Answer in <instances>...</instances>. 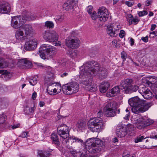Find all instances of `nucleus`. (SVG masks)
Wrapping results in <instances>:
<instances>
[{
    "label": "nucleus",
    "mask_w": 157,
    "mask_h": 157,
    "mask_svg": "<svg viewBox=\"0 0 157 157\" xmlns=\"http://www.w3.org/2000/svg\"><path fill=\"white\" fill-rule=\"evenodd\" d=\"M103 115L102 112L100 111L97 113L98 117L90 119L88 123V126L90 130L93 132H99L103 128L102 119L100 117Z\"/></svg>",
    "instance_id": "1"
},
{
    "label": "nucleus",
    "mask_w": 157,
    "mask_h": 157,
    "mask_svg": "<svg viewBox=\"0 0 157 157\" xmlns=\"http://www.w3.org/2000/svg\"><path fill=\"white\" fill-rule=\"evenodd\" d=\"M91 62H87L81 67V70L79 73V78L82 79L86 77H90L92 75H95L97 74V69H98V66L94 68Z\"/></svg>",
    "instance_id": "2"
},
{
    "label": "nucleus",
    "mask_w": 157,
    "mask_h": 157,
    "mask_svg": "<svg viewBox=\"0 0 157 157\" xmlns=\"http://www.w3.org/2000/svg\"><path fill=\"white\" fill-rule=\"evenodd\" d=\"M56 48L49 44H43L41 45L39 52L40 57L43 59L48 57H53L56 53Z\"/></svg>",
    "instance_id": "3"
},
{
    "label": "nucleus",
    "mask_w": 157,
    "mask_h": 157,
    "mask_svg": "<svg viewBox=\"0 0 157 157\" xmlns=\"http://www.w3.org/2000/svg\"><path fill=\"white\" fill-rule=\"evenodd\" d=\"M27 19L22 16H16L12 17L11 25L12 27L15 29H17L21 26L27 20H34L35 17L31 16L30 17L29 15L28 16Z\"/></svg>",
    "instance_id": "4"
},
{
    "label": "nucleus",
    "mask_w": 157,
    "mask_h": 157,
    "mask_svg": "<svg viewBox=\"0 0 157 157\" xmlns=\"http://www.w3.org/2000/svg\"><path fill=\"white\" fill-rule=\"evenodd\" d=\"M79 89V84L76 82H72L63 86V93L67 95H70L78 92Z\"/></svg>",
    "instance_id": "5"
},
{
    "label": "nucleus",
    "mask_w": 157,
    "mask_h": 157,
    "mask_svg": "<svg viewBox=\"0 0 157 157\" xmlns=\"http://www.w3.org/2000/svg\"><path fill=\"white\" fill-rule=\"evenodd\" d=\"M42 35L45 40L50 42H56L58 40V35L56 32L53 31H45L43 33ZM54 44L55 46L60 45L59 43H55Z\"/></svg>",
    "instance_id": "6"
},
{
    "label": "nucleus",
    "mask_w": 157,
    "mask_h": 157,
    "mask_svg": "<svg viewBox=\"0 0 157 157\" xmlns=\"http://www.w3.org/2000/svg\"><path fill=\"white\" fill-rule=\"evenodd\" d=\"M117 109L115 102L112 101L107 103L104 108V114L107 117H113L116 115Z\"/></svg>",
    "instance_id": "7"
},
{
    "label": "nucleus",
    "mask_w": 157,
    "mask_h": 157,
    "mask_svg": "<svg viewBox=\"0 0 157 157\" xmlns=\"http://www.w3.org/2000/svg\"><path fill=\"white\" fill-rule=\"evenodd\" d=\"M95 141V144L91 146L89 149V152L92 154L98 153L105 147L103 141L100 139H97Z\"/></svg>",
    "instance_id": "8"
},
{
    "label": "nucleus",
    "mask_w": 157,
    "mask_h": 157,
    "mask_svg": "<svg viewBox=\"0 0 157 157\" xmlns=\"http://www.w3.org/2000/svg\"><path fill=\"white\" fill-rule=\"evenodd\" d=\"M57 130L58 134L63 140L69 137L70 130L66 125L60 124L58 127Z\"/></svg>",
    "instance_id": "9"
},
{
    "label": "nucleus",
    "mask_w": 157,
    "mask_h": 157,
    "mask_svg": "<svg viewBox=\"0 0 157 157\" xmlns=\"http://www.w3.org/2000/svg\"><path fill=\"white\" fill-rule=\"evenodd\" d=\"M150 103L145 102L141 105L132 107V112L136 114L143 113L148 110L151 106Z\"/></svg>",
    "instance_id": "10"
},
{
    "label": "nucleus",
    "mask_w": 157,
    "mask_h": 157,
    "mask_svg": "<svg viewBox=\"0 0 157 157\" xmlns=\"http://www.w3.org/2000/svg\"><path fill=\"white\" fill-rule=\"evenodd\" d=\"M91 63L93 64L94 68H95L94 67L98 66V69H97V74L95 75L98 76L100 79H104L107 77L108 73L106 69L103 67H99L98 63L97 62L92 61Z\"/></svg>",
    "instance_id": "11"
},
{
    "label": "nucleus",
    "mask_w": 157,
    "mask_h": 157,
    "mask_svg": "<svg viewBox=\"0 0 157 157\" xmlns=\"http://www.w3.org/2000/svg\"><path fill=\"white\" fill-rule=\"evenodd\" d=\"M116 135L120 138L124 137L127 134L126 127L123 124H119L116 131Z\"/></svg>",
    "instance_id": "12"
},
{
    "label": "nucleus",
    "mask_w": 157,
    "mask_h": 157,
    "mask_svg": "<svg viewBox=\"0 0 157 157\" xmlns=\"http://www.w3.org/2000/svg\"><path fill=\"white\" fill-rule=\"evenodd\" d=\"M37 44V40L36 39L30 40L25 42L24 48L25 50L28 51H32L36 48Z\"/></svg>",
    "instance_id": "13"
},
{
    "label": "nucleus",
    "mask_w": 157,
    "mask_h": 157,
    "mask_svg": "<svg viewBox=\"0 0 157 157\" xmlns=\"http://www.w3.org/2000/svg\"><path fill=\"white\" fill-rule=\"evenodd\" d=\"M132 82L133 80L131 79H124L121 81L120 86L121 89L125 93L129 88L130 87L131 84H132Z\"/></svg>",
    "instance_id": "14"
},
{
    "label": "nucleus",
    "mask_w": 157,
    "mask_h": 157,
    "mask_svg": "<svg viewBox=\"0 0 157 157\" xmlns=\"http://www.w3.org/2000/svg\"><path fill=\"white\" fill-rule=\"evenodd\" d=\"M78 0H67L63 5L64 9L67 11L73 10L77 4Z\"/></svg>",
    "instance_id": "15"
},
{
    "label": "nucleus",
    "mask_w": 157,
    "mask_h": 157,
    "mask_svg": "<svg viewBox=\"0 0 157 157\" xmlns=\"http://www.w3.org/2000/svg\"><path fill=\"white\" fill-rule=\"evenodd\" d=\"M80 44L79 40L77 38L71 39L66 41V44L67 46L71 48H75L78 47Z\"/></svg>",
    "instance_id": "16"
},
{
    "label": "nucleus",
    "mask_w": 157,
    "mask_h": 157,
    "mask_svg": "<svg viewBox=\"0 0 157 157\" xmlns=\"http://www.w3.org/2000/svg\"><path fill=\"white\" fill-rule=\"evenodd\" d=\"M139 92L146 99H150L153 96L151 92L146 87H142L139 90Z\"/></svg>",
    "instance_id": "17"
},
{
    "label": "nucleus",
    "mask_w": 157,
    "mask_h": 157,
    "mask_svg": "<svg viewBox=\"0 0 157 157\" xmlns=\"http://www.w3.org/2000/svg\"><path fill=\"white\" fill-rule=\"evenodd\" d=\"M64 142L67 145L72 144L74 142L80 144L82 145V144L83 143L82 140L73 136H70L67 140L66 139L63 140V143Z\"/></svg>",
    "instance_id": "18"
},
{
    "label": "nucleus",
    "mask_w": 157,
    "mask_h": 157,
    "mask_svg": "<svg viewBox=\"0 0 157 157\" xmlns=\"http://www.w3.org/2000/svg\"><path fill=\"white\" fill-rule=\"evenodd\" d=\"M10 10V6L7 2L3 1L1 2V13L8 14Z\"/></svg>",
    "instance_id": "19"
},
{
    "label": "nucleus",
    "mask_w": 157,
    "mask_h": 157,
    "mask_svg": "<svg viewBox=\"0 0 157 157\" xmlns=\"http://www.w3.org/2000/svg\"><path fill=\"white\" fill-rule=\"evenodd\" d=\"M145 102L137 96L130 98L128 100L129 105L132 107L141 105Z\"/></svg>",
    "instance_id": "20"
},
{
    "label": "nucleus",
    "mask_w": 157,
    "mask_h": 157,
    "mask_svg": "<svg viewBox=\"0 0 157 157\" xmlns=\"http://www.w3.org/2000/svg\"><path fill=\"white\" fill-rule=\"evenodd\" d=\"M54 76V74L52 73H50V74L47 75L45 78V83L47 85H49V86L53 85V87L54 86H56V85L58 86L59 85V83H56L55 82L53 83L52 82V80H53V77Z\"/></svg>",
    "instance_id": "21"
},
{
    "label": "nucleus",
    "mask_w": 157,
    "mask_h": 157,
    "mask_svg": "<svg viewBox=\"0 0 157 157\" xmlns=\"http://www.w3.org/2000/svg\"><path fill=\"white\" fill-rule=\"evenodd\" d=\"M134 124L136 127L139 129H143L146 127L145 120L142 118L137 119Z\"/></svg>",
    "instance_id": "22"
},
{
    "label": "nucleus",
    "mask_w": 157,
    "mask_h": 157,
    "mask_svg": "<svg viewBox=\"0 0 157 157\" xmlns=\"http://www.w3.org/2000/svg\"><path fill=\"white\" fill-rule=\"evenodd\" d=\"M22 28L25 31L26 36H33V29L31 25L29 24H25L22 26Z\"/></svg>",
    "instance_id": "23"
},
{
    "label": "nucleus",
    "mask_w": 157,
    "mask_h": 157,
    "mask_svg": "<svg viewBox=\"0 0 157 157\" xmlns=\"http://www.w3.org/2000/svg\"><path fill=\"white\" fill-rule=\"evenodd\" d=\"M119 92L120 88L119 86H115L107 92L106 96L108 97H112L116 95Z\"/></svg>",
    "instance_id": "24"
},
{
    "label": "nucleus",
    "mask_w": 157,
    "mask_h": 157,
    "mask_svg": "<svg viewBox=\"0 0 157 157\" xmlns=\"http://www.w3.org/2000/svg\"><path fill=\"white\" fill-rule=\"evenodd\" d=\"M15 37L17 40L21 41H23L27 38L26 36H24L23 31L20 30H17L15 33Z\"/></svg>",
    "instance_id": "25"
},
{
    "label": "nucleus",
    "mask_w": 157,
    "mask_h": 157,
    "mask_svg": "<svg viewBox=\"0 0 157 157\" xmlns=\"http://www.w3.org/2000/svg\"><path fill=\"white\" fill-rule=\"evenodd\" d=\"M109 86V84L107 82H103L99 86L100 92L101 93H104L108 90Z\"/></svg>",
    "instance_id": "26"
},
{
    "label": "nucleus",
    "mask_w": 157,
    "mask_h": 157,
    "mask_svg": "<svg viewBox=\"0 0 157 157\" xmlns=\"http://www.w3.org/2000/svg\"><path fill=\"white\" fill-rule=\"evenodd\" d=\"M18 64L21 65L25 66L27 68H30L32 66V63L26 59H21L18 62Z\"/></svg>",
    "instance_id": "27"
},
{
    "label": "nucleus",
    "mask_w": 157,
    "mask_h": 157,
    "mask_svg": "<svg viewBox=\"0 0 157 157\" xmlns=\"http://www.w3.org/2000/svg\"><path fill=\"white\" fill-rule=\"evenodd\" d=\"M113 25L111 24L108 25L107 27V34L111 36H116L117 35L116 33L115 30H117V29H115L113 30Z\"/></svg>",
    "instance_id": "28"
},
{
    "label": "nucleus",
    "mask_w": 157,
    "mask_h": 157,
    "mask_svg": "<svg viewBox=\"0 0 157 157\" xmlns=\"http://www.w3.org/2000/svg\"><path fill=\"white\" fill-rule=\"evenodd\" d=\"M92 81V76H91L90 77H87L82 79L81 83L85 85V86H88L89 85H91Z\"/></svg>",
    "instance_id": "29"
},
{
    "label": "nucleus",
    "mask_w": 157,
    "mask_h": 157,
    "mask_svg": "<svg viewBox=\"0 0 157 157\" xmlns=\"http://www.w3.org/2000/svg\"><path fill=\"white\" fill-rule=\"evenodd\" d=\"M97 139H95L94 138H89L87 140L85 143L83 142V143L82 144H83L89 147H91V146H93L95 144V140H96Z\"/></svg>",
    "instance_id": "30"
},
{
    "label": "nucleus",
    "mask_w": 157,
    "mask_h": 157,
    "mask_svg": "<svg viewBox=\"0 0 157 157\" xmlns=\"http://www.w3.org/2000/svg\"><path fill=\"white\" fill-rule=\"evenodd\" d=\"M7 120V116L5 113H3L2 115H1V124H3L4 125V128H6L7 127L9 124H8L6 122V121Z\"/></svg>",
    "instance_id": "31"
},
{
    "label": "nucleus",
    "mask_w": 157,
    "mask_h": 157,
    "mask_svg": "<svg viewBox=\"0 0 157 157\" xmlns=\"http://www.w3.org/2000/svg\"><path fill=\"white\" fill-rule=\"evenodd\" d=\"M51 139L53 143L57 146L59 145V141L57 135L54 133H52L51 135Z\"/></svg>",
    "instance_id": "32"
},
{
    "label": "nucleus",
    "mask_w": 157,
    "mask_h": 157,
    "mask_svg": "<svg viewBox=\"0 0 157 157\" xmlns=\"http://www.w3.org/2000/svg\"><path fill=\"white\" fill-rule=\"evenodd\" d=\"M139 89V86L136 85H132L131 84L125 93L126 94H131L132 92H136Z\"/></svg>",
    "instance_id": "33"
},
{
    "label": "nucleus",
    "mask_w": 157,
    "mask_h": 157,
    "mask_svg": "<svg viewBox=\"0 0 157 157\" xmlns=\"http://www.w3.org/2000/svg\"><path fill=\"white\" fill-rule=\"evenodd\" d=\"M98 20L103 22L106 21L109 17V14H106V15L103 14H98Z\"/></svg>",
    "instance_id": "34"
},
{
    "label": "nucleus",
    "mask_w": 157,
    "mask_h": 157,
    "mask_svg": "<svg viewBox=\"0 0 157 157\" xmlns=\"http://www.w3.org/2000/svg\"><path fill=\"white\" fill-rule=\"evenodd\" d=\"M77 52L76 50H73L70 49L67 51V54L70 57L74 58L77 55Z\"/></svg>",
    "instance_id": "35"
},
{
    "label": "nucleus",
    "mask_w": 157,
    "mask_h": 157,
    "mask_svg": "<svg viewBox=\"0 0 157 157\" xmlns=\"http://www.w3.org/2000/svg\"><path fill=\"white\" fill-rule=\"evenodd\" d=\"M52 85L48 86L47 88V90L48 93L51 95H54L56 94L57 90L56 88H52Z\"/></svg>",
    "instance_id": "36"
},
{
    "label": "nucleus",
    "mask_w": 157,
    "mask_h": 157,
    "mask_svg": "<svg viewBox=\"0 0 157 157\" xmlns=\"http://www.w3.org/2000/svg\"><path fill=\"white\" fill-rule=\"evenodd\" d=\"M86 126V124L83 122L81 121H78L76 124V127L79 130L84 129Z\"/></svg>",
    "instance_id": "37"
},
{
    "label": "nucleus",
    "mask_w": 157,
    "mask_h": 157,
    "mask_svg": "<svg viewBox=\"0 0 157 157\" xmlns=\"http://www.w3.org/2000/svg\"><path fill=\"white\" fill-rule=\"evenodd\" d=\"M35 110V105L33 104V107L29 108L28 107H26L24 109L25 113L27 114H29L31 113H33Z\"/></svg>",
    "instance_id": "38"
},
{
    "label": "nucleus",
    "mask_w": 157,
    "mask_h": 157,
    "mask_svg": "<svg viewBox=\"0 0 157 157\" xmlns=\"http://www.w3.org/2000/svg\"><path fill=\"white\" fill-rule=\"evenodd\" d=\"M98 14H103L106 15V14H108V10L104 7H100L98 10Z\"/></svg>",
    "instance_id": "39"
},
{
    "label": "nucleus",
    "mask_w": 157,
    "mask_h": 157,
    "mask_svg": "<svg viewBox=\"0 0 157 157\" xmlns=\"http://www.w3.org/2000/svg\"><path fill=\"white\" fill-rule=\"evenodd\" d=\"M8 63L6 60L1 57V68L6 67L8 66Z\"/></svg>",
    "instance_id": "40"
},
{
    "label": "nucleus",
    "mask_w": 157,
    "mask_h": 157,
    "mask_svg": "<svg viewBox=\"0 0 157 157\" xmlns=\"http://www.w3.org/2000/svg\"><path fill=\"white\" fill-rule=\"evenodd\" d=\"M38 77L36 76L33 78L32 79H30L29 81V82L30 85L32 86L35 85L37 83V80Z\"/></svg>",
    "instance_id": "41"
},
{
    "label": "nucleus",
    "mask_w": 157,
    "mask_h": 157,
    "mask_svg": "<svg viewBox=\"0 0 157 157\" xmlns=\"http://www.w3.org/2000/svg\"><path fill=\"white\" fill-rule=\"evenodd\" d=\"M45 25L46 27L49 28H52L54 26L53 23L49 21H47L45 22Z\"/></svg>",
    "instance_id": "42"
},
{
    "label": "nucleus",
    "mask_w": 157,
    "mask_h": 157,
    "mask_svg": "<svg viewBox=\"0 0 157 157\" xmlns=\"http://www.w3.org/2000/svg\"><path fill=\"white\" fill-rule=\"evenodd\" d=\"M133 18V16L131 14H129L126 17L127 20L128 22L129 25L132 24V20Z\"/></svg>",
    "instance_id": "43"
},
{
    "label": "nucleus",
    "mask_w": 157,
    "mask_h": 157,
    "mask_svg": "<svg viewBox=\"0 0 157 157\" xmlns=\"http://www.w3.org/2000/svg\"><path fill=\"white\" fill-rule=\"evenodd\" d=\"M1 77L3 78V76H4V77H7L8 75L10 74L7 70H4L1 69Z\"/></svg>",
    "instance_id": "44"
},
{
    "label": "nucleus",
    "mask_w": 157,
    "mask_h": 157,
    "mask_svg": "<svg viewBox=\"0 0 157 157\" xmlns=\"http://www.w3.org/2000/svg\"><path fill=\"white\" fill-rule=\"evenodd\" d=\"M55 19L58 21L61 22L64 20V17L63 15L61 14L59 15L56 16L55 17Z\"/></svg>",
    "instance_id": "45"
},
{
    "label": "nucleus",
    "mask_w": 157,
    "mask_h": 157,
    "mask_svg": "<svg viewBox=\"0 0 157 157\" xmlns=\"http://www.w3.org/2000/svg\"><path fill=\"white\" fill-rule=\"evenodd\" d=\"M135 128L134 127V126L132 124H128L127 127V128H126V130H127V132H132V131H133L134 130Z\"/></svg>",
    "instance_id": "46"
},
{
    "label": "nucleus",
    "mask_w": 157,
    "mask_h": 157,
    "mask_svg": "<svg viewBox=\"0 0 157 157\" xmlns=\"http://www.w3.org/2000/svg\"><path fill=\"white\" fill-rule=\"evenodd\" d=\"M38 157H47V153L42 151H39L38 152Z\"/></svg>",
    "instance_id": "47"
},
{
    "label": "nucleus",
    "mask_w": 157,
    "mask_h": 157,
    "mask_svg": "<svg viewBox=\"0 0 157 157\" xmlns=\"http://www.w3.org/2000/svg\"><path fill=\"white\" fill-rule=\"evenodd\" d=\"M90 15L91 18L93 20H95L96 19H98V15H97L95 11H93Z\"/></svg>",
    "instance_id": "48"
},
{
    "label": "nucleus",
    "mask_w": 157,
    "mask_h": 157,
    "mask_svg": "<svg viewBox=\"0 0 157 157\" xmlns=\"http://www.w3.org/2000/svg\"><path fill=\"white\" fill-rule=\"evenodd\" d=\"M151 87L153 90V92L155 94V98L157 99V82L155 85H153Z\"/></svg>",
    "instance_id": "49"
},
{
    "label": "nucleus",
    "mask_w": 157,
    "mask_h": 157,
    "mask_svg": "<svg viewBox=\"0 0 157 157\" xmlns=\"http://www.w3.org/2000/svg\"><path fill=\"white\" fill-rule=\"evenodd\" d=\"M146 137H144V136H140L138 137L137 138L135 139V142L136 143H138L139 142H140L142 141V140L145 138H146Z\"/></svg>",
    "instance_id": "50"
},
{
    "label": "nucleus",
    "mask_w": 157,
    "mask_h": 157,
    "mask_svg": "<svg viewBox=\"0 0 157 157\" xmlns=\"http://www.w3.org/2000/svg\"><path fill=\"white\" fill-rule=\"evenodd\" d=\"M121 56L122 59L123 60V62L126 60L127 56L126 53L124 51H123L121 52Z\"/></svg>",
    "instance_id": "51"
},
{
    "label": "nucleus",
    "mask_w": 157,
    "mask_h": 157,
    "mask_svg": "<svg viewBox=\"0 0 157 157\" xmlns=\"http://www.w3.org/2000/svg\"><path fill=\"white\" fill-rule=\"evenodd\" d=\"M147 14V12L146 10L140 11L138 13V14L140 17H142Z\"/></svg>",
    "instance_id": "52"
},
{
    "label": "nucleus",
    "mask_w": 157,
    "mask_h": 157,
    "mask_svg": "<svg viewBox=\"0 0 157 157\" xmlns=\"http://www.w3.org/2000/svg\"><path fill=\"white\" fill-rule=\"evenodd\" d=\"M86 90L90 92H93L95 91L96 88L95 87L91 86V85L88 86V87H87Z\"/></svg>",
    "instance_id": "53"
},
{
    "label": "nucleus",
    "mask_w": 157,
    "mask_h": 157,
    "mask_svg": "<svg viewBox=\"0 0 157 157\" xmlns=\"http://www.w3.org/2000/svg\"><path fill=\"white\" fill-rule=\"evenodd\" d=\"M145 124H146V127L152 124L154 122L151 119H147L146 121H145Z\"/></svg>",
    "instance_id": "54"
},
{
    "label": "nucleus",
    "mask_w": 157,
    "mask_h": 157,
    "mask_svg": "<svg viewBox=\"0 0 157 157\" xmlns=\"http://www.w3.org/2000/svg\"><path fill=\"white\" fill-rule=\"evenodd\" d=\"M140 21V20L138 19L137 17H136L135 18H133L132 20V23L136 25Z\"/></svg>",
    "instance_id": "55"
},
{
    "label": "nucleus",
    "mask_w": 157,
    "mask_h": 157,
    "mask_svg": "<svg viewBox=\"0 0 157 157\" xmlns=\"http://www.w3.org/2000/svg\"><path fill=\"white\" fill-rule=\"evenodd\" d=\"M157 83V82L154 84L152 83L151 81H149V80L147 81L146 82V83H147V84L148 85V86H150L151 89V90H152V91L153 92V90L152 89L151 87H152V86H153V85H155Z\"/></svg>",
    "instance_id": "56"
},
{
    "label": "nucleus",
    "mask_w": 157,
    "mask_h": 157,
    "mask_svg": "<svg viewBox=\"0 0 157 157\" xmlns=\"http://www.w3.org/2000/svg\"><path fill=\"white\" fill-rule=\"evenodd\" d=\"M157 36V32L153 31L150 33L149 37L151 38H154L155 36Z\"/></svg>",
    "instance_id": "57"
},
{
    "label": "nucleus",
    "mask_w": 157,
    "mask_h": 157,
    "mask_svg": "<svg viewBox=\"0 0 157 157\" xmlns=\"http://www.w3.org/2000/svg\"><path fill=\"white\" fill-rule=\"evenodd\" d=\"M93 7L91 6H89L87 8V11L90 14L92 13Z\"/></svg>",
    "instance_id": "58"
},
{
    "label": "nucleus",
    "mask_w": 157,
    "mask_h": 157,
    "mask_svg": "<svg viewBox=\"0 0 157 157\" xmlns=\"http://www.w3.org/2000/svg\"><path fill=\"white\" fill-rule=\"evenodd\" d=\"M28 134V132H23L19 136V137H21L22 138H27V135Z\"/></svg>",
    "instance_id": "59"
},
{
    "label": "nucleus",
    "mask_w": 157,
    "mask_h": 157,
    "mask_svg": "<svg viewBox=\"0 0 157 157\" xmlns=\"http://www.w3.org/2000/svg\"><path fill=\"white\" fill-rule=\"evenodd\" d=\"M125 3L128 6L131 7L133 5L134 2H133L126 1Z\"/></svg>",
    "instance_id": "60"
},
{
    "label": "nucleus",
    "mask_w": 157,
    "mask_h": 157,
    "mask_svg": "<svg viewBox=\"0 0 157 157\" xmlns=\"http://www.w3.org/2000/svg\"><path fill=\"white\" fill-rule=\"evenodd\" d=\"M125 35V32L123 30H121L120 31L119 34V36L121 38H123Z\"/></svg>",
    "instance_id": "61"
},
{
    "label": "nucleus",
    "mask_w": 157,
    "mask_h": 157,
    "mask_svg": "<svg viewBox=\"0 0 157 157\" xmlns=\"http://www.w3.org/2000/svg\"><path fill=\"white\" fill-rule=\"evenodd\" d=\"M124 114L125 115V116L124 117V118L125 120H128L130 117V113H124Z\"/></svg>",
    "instance_id": "62"
},
{
    "label": "nucleus",
    "mask_w": 157,
    "mask_h": 157,
    "mask_svg": "<svg viewBox=\"0 0 157 157\" xmlns=\"http://www.w3.org/2000/svg\"><path fill=\"white\" fill-rule=\"evenodd\" d=\"M141 39L144 42L146 43L148 41V37L147 36H146L145 37H142Z\"/></svg>",
    "instance_id": "63"
},
{
    "label": "nucleus",
    "mask_w": 157,
    "mask_h": 157,
    "mask_svg": "<svg viewBox=\"0 0 157 157\" xmlns=\"http://www.w3.org/2000/svg\"><path fill=\"white\" fill-rule=\"evenodd\" d=\"M36 97V93L35 92H34L32 96V99L34 100H35Z\"/></svg>",
    "instance_id": "64"
}]
</instances>
